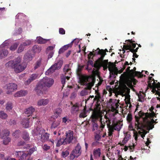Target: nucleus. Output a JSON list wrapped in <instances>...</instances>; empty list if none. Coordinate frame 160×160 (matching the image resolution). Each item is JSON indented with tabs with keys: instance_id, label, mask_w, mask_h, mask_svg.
Here are the masks:
<instances>
[{
	"instance_id": "39448f33",
	"label": "nucleus",
	"mask_w": 160,
	"mask_h": 160,
	"mask_svg": "<svg viewBox=\"0 0 160 160\" xmlns=\"http://www.w3.org/2000/svg\"><path fill=\"white\" fill-rule=\"evenodd\" d=\"M101 117V113L100 111L95 110L92 112L91 116L92 122V131L97 130L98 128V124L96 122L97 120Z\"/></svg>"
},
{
	"instance_id": "f704fd0d",
	"label": "nucleus",
	"mask_w": 160,
	"mask_h": 160,
	"mask_svg": "<svg viewBox=\"0 0 160 160\" xmlns=\"http://www.w3.org/2000/svg\"><path fill=\"white\" fill-rule=\"evenodd\" d=\"M84 65H81L78 64V68L77 70V73L78 76L82 75L81 71L84 68Z\"/></svg>"
},
{
	"instance_id": "1a4fd4ad",
	"label": "nucleus",
	"mask_w": 160,
	"mask_h": 160,
	"mask_svg": "<svg viewBox=\"0 0 160 160\" xmlns=\"http://www.w3.org/2000/svg\"><path fill=\"white\" fill-rule=\"evenodd\" d=\"M62 64L63 62L61 61L54 63L46 72V74L49 75L53 72L55 70H58L61 68Z\"/></svg>"
},
{
	"instance_id": "a18cd8bd",
	"label": "nucleus",
	"mask_w": 160,
	"mask_h": 160,
	"mask_svg": "<svg viewBox=\"0 0 160 160\" xmlns=\"http://www.w3.org/2000/svg\"><path fill=\"white\" fill-rule=\"evenodd\" d=\"M41 64V61L40 60H38L34 64V69L36 70L40 66Z\"/></svg>"
},
{
	"instance_id": "de8ad7c7",
	"label": "nucleus",
	"mask_w": 160,
	"mask_h": 160,
	"mask_svg": "<svg viewBox=\"0 0 160 160\" xmlns=\"http://www.w3.org/2000/svg\"><path fill=\"white\" fill-rule=\"evenodd\" d=\"M135 126H136L135 125ZM144 127H145L144 126ZM135 128H136V129L138 130H139L138 131V133L139 134H142V133L141 135V137L143 138H144V137H145V135L147 133V132L144 129V128H145V127L144 128H143V131H142L140 129H138L137 128V127L136 126H135Z\"/></svg>"
},
{
	"instance_id": "4c0bfd02",
	"label": "nucleus",
	"mask_w": 160,
	"mask_h": 160,
	"mask_svg": "<svg viewBox=\"0 0 160 160\" xmlns=\"http://www.w3.org/2000/svg\"><path fill=\"white\" fill-rule=\"evenodd\" d=\"M10 134V131L9 130L5 129L2 131V137L4 138H7L9 136Z\"/></svg>"
},
{
	"instance_id": "13d9d810",
	"label": "nucleus",
	"mask_w": 160,
	"mask_h": 160,
	"mask_svg": "<svg viewBox=\"0 0 160 160\" xmlns=\"http://www.w3.org/2000/svg\"><path fill=\"white\" fill-rule=\"evenodd\" d=\"M102 67L103 68V69L104 71L107 70V69L108 68V65H99L97 66L96 68L97 69H99L100 68Z\"/></svg>"
},
{
	"instance_id": "e2e57ef3",
	"label": "nucleus",
	"mask_w": 160,
	"mask_h": 160,
	"mask_svg": "<svg viewBox=\"0 0 160 160\" xmlns=\"http://www.w3.org/2000/svg\"><path fill=\"white\" fill-rule=\"evenodd\" d=\"M42 148L44 151H47L48 150H49L50 148V146L48 145L47 144H44L42 146Z\"/></svg>"
},
{
	"instance_id": "79ce46f5",
	"label": "nucleus",
	"mask_w": 160,
	"mask_h": 160,
	"mask_svg": "<svg viewBox=\"0 0 160 160\" xmlns=\"http://www.w3.org/2000/svg\"><path fill=\"white\" fill-rule=\"evenodd\" d=\"M8 117V115L3 111H0V118L2 119H5Z\"/></svg>"
},
{
	"instance_id": "6ab92c4d",
	"label": "nucleus",
	"mask_w": 160,
	"mask_h": 160,
	"mask_svg": "<svg viewBox=\"0 0 160 160\" xmlns=\"http://www.w3.org/2000/svg\"><path fill=\"white\" fill-rule=\"evenodd\" d=\"M93 155L94 158L96 159H98L101 155V150L100 148L95 149L93 151Z\"/></svg>"
},
{
	"instance_id": "4be33fe9",
	"label": "nucleus",
	"mask_w": 160,
	"mask_h": 160,
	"mask_svg": "<svg viewBox=\"0 0 160 160\" xmlns=\"http://www.w3.org/2000/svg\"><path fill=\"white\" fill-rule=\"evenodd\" d=\"M95 94H96V95L95 96V98L93 99L94 102H102L101 97L100 95V93L97 90H95Z\"/></svg>"
},
{
	"instance_id": "052dcab7",
	"label": "nucleus",
	"mask_w": 160,
	"mask_h": 160,
	"mask_svg": "<svg viewBox=\"0 0 160 160\" xmlns=\"http://www.w3.org/2000/svg\"><path fill=\"white\" fill-rule=\"evenodd\" d=\"M112 108L114 110L117 109L119 106V105L117 102L113 103L112 105Z\"/></svg>"
},
{
	"instance_id": "20e7f679",
	"label": "nucleus",
	"mask_w": 160,
	"mask_h": 160,
	"mask_svg": "<svg viewBox=\"0 0 160 160\" xmlns=\"http://www.w3.org/2000/svg\"><path fill=\"white\" fill-rule=\"evenodd\" d=\"M78 76L79 77L81 84L82 85H85V89L90 90L95 83V78L91 77H88L82 74Z\"/></svg>"
},
{
	"instance_id": "dca6fc26",
	"label": "nucleus",
	"mask_w": 160,
	"mask_h": 160,
	"mask_svg": "<svg viewBox=\"0 0 160 160\" xmlns=\"http://www.w3.org/2000/svg\"><path fill=\"white\" fill-rule=\"evenodd\" d=\"M49 102L48 99H42L39 100L37 102V105L38 106H46L47 105Z\"/></svg>"
},
{
	"instance_id": "aec40b11",
	"label": "nucleus",
	"mask_w": 160,
	"mask_h": 160,
	"mask_svg": "<svg viewBox=\"0 0 160 160\" xmlns=\"http://www.w3.org/2000/svg\"><path fill=\"white\" fill-rule=\"evenodd\" d=\"M63 70L65 75H68L69 76H71L72 72L69 64L65 65L63 68Z\"/></svg>"
},
{
	"instance_id": "cd10ccee",
	"label": "nucleus",
	"mask_w": 160,
	"mask_h": 160,
	"mask_svg": "<svg viewBox=\"0 0 160 160\" xmlns=\"http://www.w3.org/2000/svg\"><path fill=\"white\" fill-rule=\"evenodd\" d=\"M122 124L121 122H118L113 124L112 126L115 130L119 131L122 128Z\"/></svg>"
},
{
	"instance_id": "5fc2aeb1",
	"label": "nucleus",
	"mask_w": 160,
	"mask_h": 160,
	"mask_svg": "<svg viewBox=\"0 0 160 160\" xmlns=\"http://www.w3.org/2000/svg\"><path fill=\"white\" fill-rule=\"evenodd\" d=\"M3 141V143L5 145H8L9 143L11 141V139L10 137H8L6 138Z\"/></svg>"
},
{
	"instance_id": "ddd939ff",
	"label": "nucleus",
	"mask_w": 160,
	"mask_h": 160,
	"mask_svg": "<svg viewBox=\"0 0 160 160\" xmlns=\"http://www.w3.org/2000/svg\"><path fill=\"white\" fill-rule=\"evenodd\" d=\"M74 133L72 131L69 130L65 133L66 137L65 138V141L67 144L72 142L74 138Z\"/></svg>"
},
{
	"instance_id": "c756f323",
	"label": "nucleus",
	"mask_w": 160,
	"mask_h": 160,
	"mask_svg": "<svg viewBox=\"0 0 160 160\" xmlns=\"http://www.w3.org/2000/svg\"><path fill=\"white\" fill-rule=\"evenodd\" d=\"M152 81H151L150 82L148 83V87L149 88H152L153 87H158V89L160 88V83L158 82L157 83V82H155V81L153 82L152 84Z\"/></svg>"
},
{
	"instance_id": "423d86ee",
	"label": "nucleus",
	"mask_w": 160,
	"mask_h": 160,
	"mask_svg": "<svg viewBox=\"0 0 160 160\" xmlns=\"http://www.w3.org/2000/svg\"><path fill=\"white\" fill-rule=\"evenodd\" d=\"M127 42L128 44L127 45L126 44V43H124L123 48L126 50H129L131 52H137L138 49V47L134 49L136 47L137 44L135 43V41L132 40V39H128L126 40L125 42Z\"/></svg>"
},
{
	"instance_id": "e433bc0d",
	"label": "nucleus",
	"mask_w": 160,
	"mask_h": 160,
	"mask_svg": "<svg viewBox=\"0 0 160 160\" xmlns=\"http://www.w3.org/2000/svg\"><path fill=\"white\" fill-rule=\"evenodd\" d=\"M24 58L26 61H30L32 60V57L30 54L27 53L24 56Z\"/></svg>"
},
{
	"instance_id": "49530a36",
	"label": "nucleus",
	"mask_w": 160,
	"mask_h": 160,
	"mask_svg": "<svg viewBox=\"0 0 160 160\" xmlns=\"http://www.w3.org/2000/svg\"><path fill=\"white\" fill-rule=\"evenodd\" d=\"M20 131L19 130H17L12 133V135L15 138H18L20 135Z\"/></svg>"
},
{
	"instance_id": "7ed1b4c3",
	"label": "nucleus",
	"mask_w": 160,
	"mask_h": 160,
	"mask_svg": "<svg viewBox=\"0 0 160 160\" xmlns=\"http://www.w3.org/2000/svg\"><path fill=\"white\" fill-rule=\"evenodd\" d=\"M53 82V79L45 77L41 80L39 83L38 84L36 87V91L38 94L40 95L43 93V92L46 89V87H51Z\"/></svg>"
},
{
	"instance_id": "473e14b6",
	"label": "nucleus",
	"mask_w": 160,
	"mask_h": 160,
	"mask_svg": "<svg viewBox=\"0 0 160 160\" xmlns=\"http://www.w3.org/2000/svg\"><path fill=\"white\" fill-rule=\"evenodd\" d=\"M66 75H65V76H63L61 77V82L62 84V88L64 86V84H65L66 82V80L67 79V80H68L70 78V76H66Z\"/></svg>"
},
{
	"instance_id": "f257e3e1",
	"label": "nucleus",
	"mask_w": 160,
	"mask_h": 160,
	"mask_svg": "<svg viewBox=\"0 0 160 160\" xmlns=\"http://www.w3.org/2000/svg\"><path fill=\"white\" fill-rule=\"evenodd\" d=\"M138 116L135 115V126L137 127L138 129H140L142 131L143 130L144 127V125L142 122L140 121V118H142L144 122L147 121L148 118L151 119L154 117L156 118V114L153 112L152 113H145L142 111H140L138 112Z\"/></svg>"
},
{
	"instance_id": "f03ea898",
	"label": "nucleus",
	"mask_w": 160,
	"mask_h": 160,
	"mask_svg": "<svg viewBox=\"0 0 160 160\" xmlns=\"http://www.w3.org/2000/svg\"><path fill=\"white\" fill-rule=\"evenodd\" d=\"M35 128L33 129L32 132V136L36 137L38 141H40L42 142H45L48 140L49 134L47 132H45V130L43 128L35 126Z\"/></svg>"
},
{
	"instance_id": "a878e982",
	"label": "nucleus",
	"mask_w": 160,
	"mask_h": 160,
	"mask_svg": "<svg viewBox=\"0 0 160 160\" xmlns=\"http://www.w3.org/2000/svg\"><path fill=\"white\" fill-rule=\"evenodd\" d=\"M30 118H26L22 119L21 121V123L23 127L25 128H27L29 127V119Z\"/></svg>"
},
{
	"instance_id": "4d7b16f0",
	"label": "nucleus",
	"mask_w": 160,
	"mask_h": 160,
	"mask_svg": "<svg viewBox=\"0 0 160 160\" xmlns=\"http://www.w3.org/2000/svg\"><path fill=\"white\" fill-rule=\"evenodd\" d=\"M102 116L101 114V117L99 118V119L101 123V128H103L105 127V122H104V121L102 120Z\"/></svg>"
},
{
	"instance_id": "2eb2a0df",
	"label": "nucleus",
	"mask_w": 160,
	"mask_h": 160,
	"mask_svg": "<svg viewBox=\"0 0 160 160\" xmlns=\"http://www.w3.org/2000/svg\"><path fill=\"white\" fill-rule=\"evenodd\" d=\"M38 75L36 73H33L31 75L29 78L25 82V85H28L31 82L37 79L38 78Z\"/></svg>"
},
{
	"instance_id": "bb28decb",
	"label": "nucleus",
	"mask_w": 160,
	"mask_h": 160,
	"mask_svg": "<svg viewBox=\"0 0 160 160\" xmlns=\"http://www.w3.org/2000/svg\"><path fill=\"white\" fill-rule=\"evenodd\" d=\"M35 109L32 107H31L27 108L25 111V113L27 114H29L28 116V117H29L30 115L32 114L35 111Z\"/></svg>"
},
{
	"instance_id": "774afa93",
	"label": "nucleus",
	"mask_w": 160,
	"mask_h": 160,
	"mask_svg": "<svg viewBox=\"0 0 160 160\" xmlns=\"http://www.w3.org/2000/svg\"><path fill=\"white\" fill-rule=\"evenodd\" d=\"M108 59L104 60H103L102 63L100 65H108Z\"/></svg>"
},
{
	"instance_id": "4468645a",
	"label": "nucleus",
	"mask_w": 160,
	"mask_h": 160,
	"mask_svg": "<svg viewBox=\"0 0 160 160\" xmlns=\"http://www.w3.org/2000/svg\"><path fill=\"white\" fill-rule=\"evenodd\" d=\"M128 74L131 76L134 77L135 76H138L139 78H142L143 76V74L140 72L135 71V72L133 69L130 70L128 73Z\"/></svg>"
},
{
	"instance_id": "603ef678",
	"label": "nucleus",
	"mask_w": 160,
	"mask_h": 160,
	"mask_svg": "<svg viewBox=\"0 0 160 160\" xmlns=\"http://www.w3.org/2000/svg\"><path fill=\"white\" fill-rule=\"evenodd\" d=\"M18 45V43H15L10 47V49L11 51H14L17 48Z\"/></svg>"
},
{
	"instance_id": "0e129e2a",
	"label": "nucleus",
	"mask_w": 160,
	"mask_h": 160,
	"mask_svg": "<svg viewBox=\"0 0 160 160\" xmlns=\"http://www.w3.org/2000/svg\"><path fill=\"white\" fill-rule=\"evenodd\" d=\"M138 101L141 102H142L143 101L144 96L141 94H139L138 95Z\"/></svg>"
},
{
	"instance_id": "5701e85b",
	"label": "nucleus",
	"mask_w": 160,
	"mask_h": 160,
	"mask_svg": "<svg viewBox=\"0 0 160 160\" xmlns=\"http://www.w3.org/2000/svg\"><path fill=\"white\" fill-rule=\"evenodd\" d=\"M28 93V92L26 90H20L16 93L14 96L15 97H20L26 95Z\"/></svg>"
},
{
	"instance_id": "7c9ffc66",
	"label": "nucleus",
	"mask_w": 160,
	"mask_h": 160,
	"mask_svg": "<svg viewBox=\"0 0 160 160\" xmlns=\"http://www.w3.org/2000/svg\"><path fill=\"white\" fill-rule=\"evenodd\" d=\"M22 138L25 141H28L29 140L30 137L29 133L27 132L24 131L23 132L22 134Z\"/></svg>"
},
{
	"instance_id": "f3484780",
	"label": "nucleus",
	"mask_w": 160,
	"mask_h": 160,
	"mask_svg": "<svg viewBox=\"0 0 160 160\" xmlns=\"http://www.w3.org/2000/svg\"><path fill=\"white\" fill-rule=\"evenodd\" d=\"M79 104L78 103H76L72 106L71 113L72 114L76 113L79 111Z\"/></svg>"
},
{
	"instance_id": "338daca9",
	"label": "nucleus",
	"mask_w": 160,
	"mask_h": 160,
	"mask_svg": "<svg viewBox=\"0 0 160 160\" xmlns=\"http://www.w3.org/2000/svg\"><path fill=\"white\" fill-rule=\"evenodd\" d=\"M150 88L152 89V92H153V93H154L155 92L157 93V92L158 91V87H153L152 88Z\"/></svg>"
},
{
	"instance_id": "864d4df0",
	"label": "nucleus",
	"mask_w": 160,
	"mask_h": 160,
	"mask_svg": "<svg viewBox=\"0 0 160 160\" xmlns=\"http://www.w3.org/2000/svg\"><path fill=\"white\" fill-rule=\"evenodd\" d=\"M69 154V152L68 150H65L62 152L61 156L63 158L66 157Z\"/></svg>"
},
{
	"instance_id": "c03bdc74",
	"label": "nucleus",
	"mask_w": 160,
	"mask_h": 160,
	"mask_svg": "<svg viewBox=\"0 0 160 160\" xmlns=\"http://www.w3.org/2000/svg\"><path fill=\"white\" fill-rule=\"evenodd\" d=\"M60 122L59 121H57L54 122L52 124L51 128H55L58 127L60 125Z\"/></svg>"
},
{
	"instance_id": "72a5a7b5",
	"label": "nucleus",
	"mask_w": 160,
	"mask_h": 160,
	"mask_svg": "<svg viewBox=\"0 0 160 160\" xmlns=\"http://www.w3.org/2000/svg\"><path fill=\"white\" fill-rule=\"evenodd\" d=\"M13 108L12 103L11 102H8L6 104V109L10 111Z\"/></svg>"
},
{
	"instance_id": "69168bd1",
	"label": "nucleus",
	"mask_w": 160,
	"mask_h": 160,
	"mask_svg": "<svg viewBox=\"0 0 160 160\" xmlns=\"http://www.w3.org/2000/svg\"><path fill=\"white\" fill-rule=\"evenodd\" d=\"M115 65L113 62H108V68H114L115 67Z\"/></svg>"
},
{
	"instance_id": "6e6d98bb",
	"label": "nucleus",
	"mask_w": 160,
	"mask_h": 160,
	"mask_svg": "<svg viewBox=\"0 0 160 160\" xmlns=\"http://www.w3.org/2000/svg\"><path fill=\"white\" fill-rule=\"evenodd\" d=\"M24 48L25 47L22 44H21L18 48L17 51L18 53H20L22 52Z\"/></svg>"
},
{
	"instance_id": "37998d69",
	"label": "nucleus",
	"mask_w": 160,
	"mask_h": 160,
	"mask_svg": "<svg viewBox=\"0 0 160 160\" xmlns=\"http://www.w3.org/2000/svg\"><path fill=\"white\" fill-rule=\"evenodd\" d=\"M125 134V136L123 140V141H124V142L126 143L129 140L130 138L131 135L129 132H126Z\"/></svg>"
},
{
	"instance_id": "a211bd4d",
	"label": "nucleus",
	"mask_w": 160,
	"mask_h": 160,
	"mask_svg": "<svg viewBox=\"0 0 160 160\" xmlns=\"http://www.w3.org/2000/svg\"><path fill=\"white\" fill-rule=\"evenodd\" d=\"M16 60V58H15L13 60L10 61L6 64V67L9 68L14 69L15 66V65H16L15 63L16 62H15Z\"/></svg>"
},
{
	"instance_id": "680f3d73",
	"label": "nucleus",
	"mask_w": 160,
	"mask_h": 160,
	"mask_svg": "<svg viewBox=\"0 0 160 160\" xmlns=\"http://www.w3.org/2000/svg\"><path fill=\"white\" fill-rule=\"evenodd\" d=\"M101 103V102H96L95 106H96V109L98 110H100V109H101V104L100 103Z\"/></svg>"
},
{
	"instance_id": "bf43d9fd",
	"label": "nucleus",
	"mask_w": 160,
	"mask_h": 160,
	"mask_svg": "<svg viewBox=\"0 0 160 160\" xmlns=\"http://www.w3.org/2000/svg\"><path fill=\"white\" fill-rule=\"evenodd\" d=\"M31 43V41L30 40H27L23 42L22 44L25 47V46L29 45Z\"/></svg>"
},
{
	"instance_id": "3c124183",
	"label": "nucleus",
	"mask_w": 160,
	"mask_h": 160,
	"mask_svg": "<svg viewBox=\"0 0 160 160\" xmlns=\"http://www.w3.org/2000/svg\"><path fill=\"white\" fill-rule=\"evenodd\" d=\"M132 119V114L129 113L127 117V120L128 123L132 122H131Z\"/></svg>"
},
{
	"instance_id": "a19ab883",
	"label": "nucleus",
	"mask_w": 160,
	"mask_h": 160,
	"mask_svg": "<svg viewBox=\"0 0 160 160\" xmlns=\"http://www.w3.org/2000/svg\"><path fill=\"white\" fill-rule=\"evenodd\" d=\"M105 122H106L107 123V125L108 126V130L109 132H113L114 131V128L112 126H111L109 125V123L110 122V121L108 120H106L105 121Z\"/></svg>"
},
{
	"instance_id": "6e6552de",
	"label": "nucleus",
	"mask_w": 160,
	"mask_h": 160,
	"mask_svg": "<svg viewBox=\"0 0 160 160\" xmlns=\"http://www.w3.org/2000/svg\"><path fill=\"white\" fill-rule=\"evenodd\" d=\"M81 148L80 144L78 143L70 154L68 157L69 160H73L75 157L78 158L80 156L81 153Z\"/></svg>"
},
{
	"instance_id": "0eeeda50",
	"label": "nucleus",
	"mask_w": 160,
	"mask_h": 160,
	"mask_svg": "<svg viewBox=\"0 0 160 160\" xmlns=\"http://www.w3.org/2000/svg\"><path fill=\"white\" fill-rule=\"evenodd\" d=\"M22 59L18 57L16 58V60L15 61L16 64L14 70L16 73H20L23 71L26 68L27 65L24 63H20Z\"/></svg>"
},
{
	"instance_id": "c9c22d12",
	"label": "nucleus",
	"mask_w": 160,
	"mask_h": 160,
	"mask_svg": "<svg viewBox=\"0 0 160 160\" xmlns=\"http://www.w3.org/2000/svg\"><path fill=\"white\" fill-rule=\"evenodd\" d=\"M77 41L78 42V39H75L74 40H73L72 41L71 43L68 44L66 45L63 46L62 48H63V49H64V50H67L68 49V48L69 47H71L72 44L74 42V41Z\"/></svg>"
},
{
	"instance_id": "9b49d317",
	"label": "nucleus",
	"mask_w": 160,
	"mask_h": 160,
	"mask_svg": "<svg viewBox=\"0 0 160 160\" xmlns=\"http://www.w3.org/2000/svg\"><path fill=\"white\" fill-rule=\"evenodd\" d=\"M14 154L16 157L19 158L20 159L19 160H25L26 158L28 157L29 153L25 152L22 151H19L15 152Z\"/></svg>"
},
{
	"instance_id": "2f4dec72",
	"label": "nucleus",
	"mask_w": 160,
	"mask_h": 160,
	"mask_svg": "<svg viewBox=\"0 0 160 160\" xmlns=\"http://www.w3.org/2000/svg\"><path fill=\"white\" fill-rule=\"evenodd\" d=\"M41 47L38 45H35L32 48L33 51L34 53H38L41 51Z\"/></svg>"
},
{
	"instance_id": "393cba45",
	"label": "nucleus",
	"mask_w": 160,
	"mask_h": 160,
	"mask_svg": "<svg viewBox=\"0 0 160 160\" xmlns=\"http://www.w3.org/2000/svg\"><path fill=\"white\" fill-rule=\"evenodd\" d=\"M8 52V51L5 49H2L0 50V59H2L7 56Z\"/></svg>"
},
{
	"instance_id": "8fccbe9b",
	"label": "nucleus",
	"mask_w": 160,
	"mask_h": 160,
	"mask_svg": "<svg viewBox=\"0 0 160 160\" xmlns=\"http://www.w3.org/2000/svg\"><path fill=\"white\" fill-rule=\"evenodd\" d=\"M108 70L110 72V76L111 74H112V75H117V71L114 68H108Z\"/></svg>"
},
{
	"instance_id": "ea45409f",
	"label": "nucleus",
	"mask_w": 160,
	"mask_h": 160,
	"mask_svg": "<svg viewBox=\"0 0 160 160\" xmlns=\"http://www.w3.org/2000/svg\"><path fill=\"white\" fill-rule=\"evenodd\" d=\"M87 111L85 108H84L82 111L80 113L79 117L80 118H84L87 116Z\"/></svg>"
},
{
	"instance_id": "58836bf2",
	"label": "nucleus",
	"mask_w": 160,
	"mask_h": 160,
	"mask_svg": "<svg viewBox=\"0 0 160 160\" xmlns=\"http://www.w3.org/2000/svg\"><path fill=\"white\" fill-rule=\"evenodd\" d=\"M95 50H93L92 52H90L88 55V59H90L93 57L97 55V51H95Z\"/></svg>"
},
{
	"instance_id": "b1692460",
	"label": "nucleus",
	"mask_w": 160,
	"mask_h": 160,
	"mask_svg": "<svg viewBox=\"0 0 160 160\" xmlns=\"http://www.w3.org/2000/svg\"><path fill=\"white\" fill-rule=\"evenodd\" d=\"M66 144H67L65 141V138H59L57 142L56 146L57 147H59L62 145H65Z\"/></svg>"
},
{
	"instance_id": "c85d7f7f",
	"label": "nucleus",
	"mask_w": 160,
	"mask_h": 160,
	"mask_svg": "<svg viewBox=\"0 0 160 160\" xmlns=\"http://www.w3.org/2000/svg\"><path fill=\"white\" fill-rule=\"evenodd\" d=\"M37 42L38 43L40 44H44L49 41V39H43L41 37L37 38Z\"/></svg>"
},
{
	"instance_id": "09e8293b",
	"label": "nucleus",
	"mask_w": 160,
	"mask_h": 160,
	"mask_svg": "<svg viewBox=\"0 0 160 160\" xmlns=\"http://www.w3.org/2000/svg\"><path fill=\"white\" fill-rule=\"evenodd\" d=\"M62 110L60 108H58L55 110V115L56 117H58V116H60L62 112Z\"/></svg>"
},
{
	"instance_id": "f8f14e48",
	"label": "nucleus",
	"mask_w": 160,
	"mask_h": 160,
	"mask_svg": "<svg viewBox=\"0 0 160 160\" xmlns=\"http://www.w3.org/2000/svg\"><path fill=\"white\" fill-rule=\"evenodd\" d=\"M101 52H97V55H100L101 57L95 62L93 67L95 68H96L97 66L101 64L105 56L106 55V54L103 52V50H102Z\"/></svg>"
},
{
	"instance_id": "9d476101",
	"label": "nucleus",
	"mask_w": 160,
	"mask_h": 160,
	"mask_svg": "<svg viewBox=\"0 0 160 160\" xmlns=\"http://www.w3.org/2000/svg\"><path fill=\"white\" fill-rule=\"evenodd\" d=\"M5 89L7 90V94H10L14 90L17 89V85L14 83H10L7 84L5 86Z\"/></svg>"
},
{
	"instance_id": "412c9836",
	"label": "nucleus",
	"mask_w": 160,
	"mask_h": 160,
	"mask_svg": "<svg viewBox=\"0 0 160 160\" xmlns=\"http://www.w3.org/2000/svg\"><path fill=\"white\" fill-rule=\"evenodd\" d=\"M120 90L122 94H123L129 92L130 89L126 85L123 84L120 87Z\"/></svg>"
}]
</instances>
